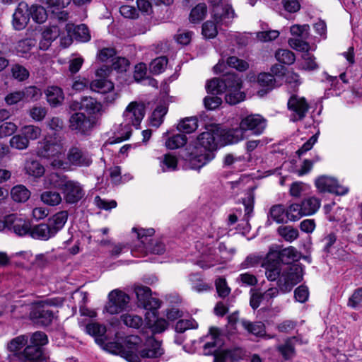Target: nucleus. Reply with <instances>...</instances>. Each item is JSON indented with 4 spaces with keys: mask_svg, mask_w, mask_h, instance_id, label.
I'll use <instances>...</instances> for the list:
<instances>
[{
    "mask_svg": "<svg viewBox=\"0 0 362 362\" xmlns=\"http://www.w3.org/2000/svg\"><path fill=\"white\" fill-rule=\"evenodd\" d=\"M303 212L305 216L315 214L321 206V201L319 198L311 196L305 197L301 202Z\"/></svg>",
    "mask_w": 362,
    "mask_h": 362,
    "instance_id": "35",
    "label": "nucleus"
},
{
    "mask_svg": "<svg viewBox=\"0 0 362 362\" xmlns=\"http://www.w3.org/2000/svg\"><path fill=\"white\" fill-rule=\"evenodd\" d=\"M66 159L69 164L76 167H88L92 163L89 153L77 146L69 148Z\"/></svg>",
    "mask_w": 362,
    "mask_h": 362,
    "instance_id": "21",
    "label": "nucleus"
},
{
    "mask_svg": "<svg viewBox=\"0 0 362 362\" xmlns=\"http://www.w3.org/2000/svg\"><path fill=\"white\" fill-rule=\"evenodd\" d=\"M209 243L204 244L203 241H197L195 247L199 253L200 259L197 261V264L203 269H207L214 266L217 262L214 255V247L209 246Z\"/></svg>",
    "mask_w": 362,
    "mask_h": 362,
    "instance_id": "17",
    "label": "nucleus"
},
{
    "mask_svg": "<svg viewBox=\"0 0 362 362\" xmlns=\"http://www.w3.org/2000/svg\"><path fill=\"white\" fill-rule=\"evenodd\" d=\"M137 354L139 358L141 357L143 358L156 359L164 354V350L161 347V341L150 337L146 339L144 348H141V344H139Z\"/></svg>",
    "mask_w": 362,
    "mask_h": 362,
    "instance_id": "15",
    "label": "nucleus"
},
{
    "mask_svg": "<svg viewBox=\"0 0 362 362\" xmlns=\"http://www.w3.org/2000/svg\"><path fill=\"white\" fill-rule=\"evenodd\" d=\"M64 152V148L62 140L56 136H46L39 141L36 153L39 157L44 158H54L51 163L54 168H61L64 163L59 159Z\"/></svg>",
    "mask_w": 362,
    "mask_h": 362,
    "instance_id": "4",
    "label": "nucleus"
},
{
    "mask_svg": "<svg viewBox=\"0 0 362 362\" xmlns=\"http://www.w3.org/2000/svg\"><path fill=\"white\" fill-rule=\"evenodd\" d=\"M275 57L281 64L291 65L294 63L296 56L293 52L288 49H280L275 53Z\"/></svg>",
    "mask_w": 362,
    "mask_h": 362,
    "instance_id": "51",
    "label": "nucleus"
},
{
    "mask_svg": "<svg viewBox=\"0 0 362 362\" xmlns=\"http://www.w3.org/2000/svg\"><path fill=\"white\" fill-rule=\"evenodd\" d=\"M167 64L168 59L165 57L156 58L150 64V71L153 74H159L165 71Z\"/></svg>",
    "mask_w": 362,
    "mask_h": 362,
    "instance_id": "55",
    "label": "nucleus"
},
{
    "mask_svg": "<svg viewBox=\"0 0 362 362\" xmlns=\"http://www.w3.org/2000/svg\"><path fill=\"white\" fill-rule=\"evenodd\" d=\"M129 297L124 292L115 289L108 295V302L105 305V310L111 314H117L123 311L129 303Z\"/></svg>",
    "mask_w": 362,
    "mask_h": 362,
    "instance_id": "12",
    "label": "nucleus"
},
{
    "mask_svg": "<svg viewBox=\"0 0 362 362\" xmlns=\"http://www.w3.org/2000/svg\"><path fill=\"white\" fill-rule=\"evenodd\" d=\"M240 124L245 132L250 131L252 134L258 136L264 132L267 122L261 115L252 114L243 117Z\"/></svg>",
    "mask_w": 362,
    "mask_h": 362,
    "instance_id": "13",
    "label": "nucleus"
},
{
    "mask_svg": "<svg viewBox=\"0 0 362 362\" xmlns=\"http://www.w3.org/2000/svg\"><path fill=\"white\" fill-rule=\"evenodd\" d=\"M41 200L49 206H57L62 202V197L59 192L46 191L41 194Z\"/></svg>",
    "mask_w": 362,
    "mask_h": 362,
    "instance_id": "54",
    "label": "nucleus"
},
{
    "mask_svg": "<svg viewBox=\"0 0 362 362\" xmlns=\"http://www.w3.org/2000/svg\"><path fill=\"white\" fill-rule=\"evenodd\" d=\"M121 320L127 327L138 329L143 324L141 317L132 313H127L121 315Z\"/></svg>",
    "mask_w": 362,
    "mask_h": 362,
    "instance_id": "49",
    "label": "nucleus"
},
{
    "mask_svg": "<svg viewBox=\"0 0 362 362\" xmlns=\"http://www.w3.org/2000/svg\"><path fill=\"white\" fill-rule=\"evenodd\" d=\"M30 17L37 23H43L47 18L45 8L40 5H32L30 7Z\"/></svg>",
    "mask_w": 362,
    "mask_h": 362,
    "instance_id": "52",
    "label": "nucleus"
},
{
    "mask_svg": "<svg viewBox=\"0 0 362 362\" xmlns=\"http://www.w3.org/2000/svg\"><path fill=\"white\" fill-rule=\"evenodd\" d=\"M69 129L76 134L87 136L90 134L96 124L94 117L86 116L82 112H76L69 118Z\"/></svg>",
    "mask_w": 362,
    "mask_h": 362,
    "instance_id": "6",
    "label": "nucleus"
},
{
    "mask_svg": "<svg viewBox=\"0 0 362 362\" xmlns=\"http://www.w3.org/2000/svg\"><path fill=\"white\" fill-rule=\"evenodd\" d=\"M207 13V6L204 3L197 4L193 8L189 14V21L193 23H199L202 21Z\"/></svg>",
    "mask_w": 362,
    "mask_h": 362,
    "instance_id": "46",
    "label": "nucleus"
},
{
    "mask_svg": "<svg viewBox=\"0 0 362 362\" xmlns=\"http://www.w3.org/2000/svg\"><path fill=\"white\" fill-rule=\"evenodd\" d=\"M25 170L27 174L35 177H41L45 173L44 166L37 160L26 162Z\"/></svg>",
    "mask_w": 362,
    "mask_h": 362,
    "instance_id": "47",
    "label": "nucleus"
},
{
    "mask_svg": "<svg viewBox=\"0 0 362 362\" xmlns=\"http://www.w3.org/2000/svg\"><path fill=\"white\" fill-rule=\"evenodd\" d=\"M30 8L25 2L18 4L13 15V25L17 30H23L28 23L30 18Z\"/></svg>",
    "mask_w": 362,
    "mask_h": 362,
    "instance_id": "23",
    "label": "nucleus"
},
{
    "mask_svg": "<svg viewBox=\"0 0 362 362\" xmlns=\"http://www.w3.org/2000/svg\"><path fill=\"white\" fill-rule=\"evenodd\" d=\"M262 267L265 269V275L268 280L274 281L279 277L281 264L278 261L269 259L268 253L262 262Z\"/></svg>",
    "mask_w": 362,
    "mask_h": 362,
    "instance_id": "30",
    "label": "nucleus"
},
{
    "mask_svg": "<svg viewBox=\"0 0 362 362\" xmlns=\"http://www.w3.org/2000/svg\"><path fill=\"white\" fill-rule=\"evenodd\" d=\"M198 323L192 318L180 320L175 325V331L182 333L189 329H196Z\"/></svg>",
    "mask_w": 362,
    "mask_h": 362,
    "instance_id": "60",
    "label": "nucleus"
},
{
    "mask_svg": "<svg viewBox=\"0 0 362 362\" xmlns=\"http://www.w3.org/2000/svg\"><path fill=\"white\" fill-rule=\"evenodd\" d=\"M90 88L93 91L103 95V102L107 104L113 103L119 98L114 83L110 80L95 78L90 83Z\"/></svg>",
    "mask_w": 362,
    "mask_h": 362,
    "instance_id": "9",
    "label": "nucleus"
},
{
    "mask_svg": "<svg viewBox=\"0 0 362 362\" xmlns=\"http://www.w3.org/2000/svg\"><path fill=\"white\" fill-rule=\"evenodd\" d=\"M241 324L245 329L255 336L261 337L265 334L264 325L261 322H251L246 320H242Z\"/></svg>",
    "mask_w": 362,
    "mask_h": 362,
    "instance_id": "41",
    "label": "nucleus"
},
{
    "mask_svg": "<svg viewBox=\"0 0 362 362\" xmlns=\"http://www.w3.org/2000/svg\"><path fill=\"white\" fill-rule=\"evenodd\" d=\"M179 132L190 134L198 128V120L195 117H187L182 119L177 124Z\"/></svg>",
    "mask_w": 362,
    "mask_h": 362,
    "instance_id": "40",
    "label": "nucleus"
},
{
    "mask_svg": "<svg viewBox=\"0 0 362 362\" xmlns=\"http://www.w3.org/2000/svg\"><path fill=\"white\" fill-rule=\"evenodd\" d=\"M11 74L13 77L19 81L26 80L30 75L28 69L20 64H15L12 66Z\"/></svg>",
    "mask_w": 362,
    "mask_h": 362,
    "instance_id": "63",
    "label": "nucleus"
},
{
    "mask_svg": "<svg viewBox=\"0 0 362 362\" xmlns=\"http://www.w3.org/2000/svg\"><path fill=\"white\" fill-rule=\"evenodd\" d=\"M315 186L321 192H330L337 195H344L349 192V189L338 183L334 177L322 175L315 180Z\"/></svg>",
    "mask_w": 362,
    "mask_h": 362,
    "instance_id": "16",
    "label": "nucleus"
},
{
    "mask_svg": "<svg viewBox=\"0 0 362 362\" xmlns=\"http://www.w3.org/2000/svg\"><path fill=\"white\" fill-rule=\"evenodd\" d=\"M229 74L224 76L223 78H214L209 81L206 85L208 93L211 94H221L226 90L228 83Z\"/></svg>",
    "mask_w": 362,
    "mask_h": 362,
    "instance_id": "29",
    "label": "nucleus"
},
{
    "mask_svg": "<svg viewBox=\"0 0 362 362\" xmlns=\"http://www.w3.org/2000/svg\"><path fill=\"white\" fill-rule=\"evenodd\" d=\"M187 138L185 134H177L168 137L165 142V146L168 149L179 148L187 144Z\"/></svg>",
    "mask_w": 362,
    "mask_h": 362,
    "instance_id": "45",
    "label": "nucleus"
},
{
    "mask_svg": "<svg viewBox=\"0 0 362 362\" xmlns=\"http://www.w3.org/2000/svg\"><path fill=\"white\" fill-rule=\"evenodd\" d=\"M134 292L139 303V306H142L143 304L151 296V291L147 286H136L134 287Z\"/></svg>",
    "mask_w": 362,
    "mask_h": 362,
    "instance_id": "58",
    "label": "nucleus"
},
{
    "mask_svg": "<svg viewBox=\"0 0 362 362\" xmlns=\"http://www.w3.org/2000/svg\"><path fill=\"white\" fill-rule=\"evenodd\" d=\"M30 236L33 238L40 240H47L54 237L47 222L40 223L32 227Z\"/></svg>",
    "mask_w": 362,
    "mask_h": 362,
    "instance_id": "33",
    "label": "nucleus"
},
{
    "mask_svg": "<svg viewBox=\"0 0 362 362\" xmlns=\"http://www.w3.org/2000/svg\"><path fill=\"white\" fill-rule=\"evenodd\" d=\"M160 168L162 172H170L177 170V158L175 156L170 153L165 154L159 158Z\"/></svg>",
    "mask_w": 362,
    "mask_h": 362,
    "instance_id": "39",
    "label": "nucleus"
},
{
    "mask_svg": "<svg viewBox=\"0 0 362 362\" xmlns=\"http://www.w3.org/2000/svg\"><path fill=\"white\" fill-rule=\"evenodd\" d=\"M145 105L136 101L131 102L125 108L122 117L123 122L117 132V136L113 143H119L128 139L132 134V127L139 128L145 115Z\"/></svg>",
    "mask_w": 362,
    "mask_h": 362,
    "instance_id": "2",
    "label": "nucleus"
},
{
    "mask_svg": "<svg viewBox=\"0 0 362 362\" xmlns=\"http://www.w3.org/2000/svg\"><path fill=\"white\" fill-rule=\"evenodd\" d=\"M168 112L165 105L158 106L152 113L151 124L152 126L158 127L163 122V117Z\"/></svg>",
    "mask_w": 362,
    "mask_h": 362,
    "instance_id": "53",
    "label": "nucleus"
},
{
    "mask_svg": "<svg viewBox=\"0 0 362 362\" xmlns=\"http://www.w3.org/2000/svg\"><path fill=\"white\" fill-rule=\"evenodd\" d=\"M307 38L293 37L288 40L289 46L297 51L308 52L310 45L305 41Z\"/></svg>",
    "mask_w": 362,
    "mask_h": 362,
    "instance_id": "57",
    "label": "nucleus"
},
{
    "mask_svg": "<svg viewBox=\"0 0 362 362\" xmlns=\"http://www.w3.org/2000/svg\"><path fill=\"white\" fill-rule=\"evenodd\" d=\"M243 350L238 347L218 350L214 354V362H234L242 358Z\"/></svg>",
    "mask_w": 362,
    "mask_h": 362,
    "instance_id": "25",
    "label": "nucleus"
},
{
    "mask_svg": "<svg viewBox=\"0 0 362 362\" xmlns=\"http://www.w3.org/2000/svg\"><path fill=\"white\" fill-rule=\"evenodd\" d=\"M72 31L75 38L80 42H88L90 39L88 29L84 24L74 26Z\"/></svg>",
    "mask_w": 362,
    "mask_h": 362,
    "instance_id": "56",
    "label": "nucleus"
},
{
    "mask_svg": "<svg viewBox=\"0 0 362 362\" xmlns=\"http://www.w3.org/2000/svg\"><path fill=\"white\" fill-rule=\"evenodd\" d=\"M11 194L15 202H25L29 199L30 192L24 185H19L12 188Z\"/></svg>",
    "mask_w": 362,
    "mask_h": 362,
    "instance_id": "43",
    "label": "nucleus"
},
{
    "mask_svg": "<svg viewBox=\"0 0 362 362\" xmlns=\"http://www.w3.org/2000/svg\"><path fill=\"white\" fill-rule=\"evenodd\" d=\"M45 93L47 101L51 107H58L62 105L64 100V93L60 87L55 86H49L45 90Z\"/></svg>",
    "mask_w": 362,
    "mask_h": 362,
    "instance_id": "28",
    "label": "nucleus"
},
{
    "mask_svg": "<svg viewBox=\"0 0 362 362\" xmlns=\"http://www.w3.org/2000/svg\"><path fill=\"white\" fill-rule=\"evenodd\" d=\"M228 80L230 84L226 90H225L226 92L225 100L227 103L234 105L243 101L245 94L240 90L242 88V80L238 76L234 74H229Z\"/></svg>",
    "mask_w": 362,
    "mask_h": 362,
    "instance_id": "11",
    "label": "nucleus"
},
{
    "mask_svg": "<svg viewBox=\"0 0 362 362\" xmlns=\"http://www.w3.org/2000/svg\"><path fill=\"white\" fill-rule=\"evenodd\" d=\"M141 339L136 335H130L126 337L124 344L117 341L106 342L104 339L103 344H99L104 350L116 355H119L129 362H140L138 358V346Z\"/></svg>",
    "mask_w": 362,
    "mask_h": 362,
    "instance_id": "3",
    "label": "nucleus"
},
{
    "mask_svg": "<svg viewBox=\"0 0 362 362\" xmlns=\"http://www.w3.org/2000/svg\"><path fill=\"white\" fill-rule=\"evenodd\" d=\"M30 342L32 345L27 346L23 352L14 356L22 362H47L40 347L47 344V335L42 332H36L32 334Z\"/></svg>",
    "mask_w": 362,
    "mask_h": 362,
    "instance_id": "5",
    "label": "nucleus"
},
{
    "mask_svg": "<svg viewBox=\"0 0 362 362\" xmlns=\"http://www.w3.org/2000/svg\"><path fill=\"white\" fill-rule=\"evenodd\" d=\"M303 279L302 268L293 265L286 272H284L278 281V286L282 293L290 292L293 286Z\"/></svg>",
    "mask_w": 362,
    "mask_h": 362,
    "instance_id": "8",
    "label": "nucleus"
},
{
    "mask_svg": "<svg viewBox=\"0 0 362 362\" xmlns=\"http://www.w3.org/2000/svg\"><path fill=\"white\" fill-rule=\"evenodd\" d=\"M21 133L26 138L27 141L30 142V141L37 140L40 138L42 134V129L37 126L29 124L23 126L21 129Z\"/></svg>",
    "mask_w": 362,
    "mask_h": 362,
    "instance_id": "44",
    "label": "nucleus"
},
{
    "mask_svg": "<svg viewBox=\"0 0 362 362\" xmlns=\"http://www.w3.org/2000/svg\"><path fill=\"white\" fill-rule=\"evenodd\" d=\"M67 211H62L55 214L47 220V223L54 236L63 228L67 221Z\"/></svg>",
    "mask_w": 362,
    "mask_h": 362,
    "instance_id": "31",
    "label": "nucleus"
},
{
    "mask_svg": "<svg viewBox=\"0 0 362 362\" xmlns=\"http://www.w3.org/2000/svg\"><path fill=\"white\" fill-rule=\"evenodd\" d=\"M73 111L84 110L88 114H95L101 109V104L91 97H83L80 101H74L70 105Z\"/></svg>",
    "mask_w": 362,
    "mask_h": 362,
    "instance_id": "24",
    "label": "nucleus"
},
{
    "mask_svg": "<svg viewBox=\"0 0 362 362\" xmlns=\"http://www.w3.org/2000/svg\"><path fill=\"white\" fill-rule=\"evenodd\" d=\"M300 257V254L298 250L290 246L280 251L270 250L268 252V259L276 260L281 263L289 264L293 262L298 261Z\"/></svg>",
    "mask_w": 362,
    "mask_h": 362,
    "instance_id": "19",
    "label": "nucleus"
},
{
    "mask_svg": "<svg viewBox=\"0 0 362 362\" xmlns=\"http://www.w3.org/2000/svg\"><path fill=\"white\" fill-rule=\"evenodd\" d=\"M310 26L308 24H295L290 28V32L293 36L299 38H308L309 35Z\"/></svg>",
    "mask_w": 362,
    "mask_h": 362,
    "instance_id": "62",
    "label": "nucleus"
},
{
    "mask_svg": "<svg viewBox=\"0 0 362 362\" xmlns=\"http://www.w3.org/2000/svg\"><path fill=\"white\" fill-rule=\"evenodd\" d=\"M146 325L153 334H159L164 332L168 326V322L163 318L158 317L155 312H146L145 314Z\"/></svg>",
    "mask_w": 362,
    "mask_h": 362,
    "instance_id": "26",
    "label": "nucleus"
},
{
    "mask_svg": "<svg viewBox=\"0 0 362 362\" xmlns=\"http://www.w3.org/2000/svg\"><path fill=\"white\" fill-rule=\"evenodd\" d=\"M347 305L354 309L362 308V288L355 290L349 298Z\"/></svg>",
    "mask_w": 362,
    "mask_h": 362,
    "instance_id": "64",
    "label": "nucleus"
},
{
    "mask_svg": "<svg viewBox=\"0 0 362 362\" xmlns=\"http://www.w3.org/2000/svg\"><path fill=\"white\" fill-rule=\"evenodd\" d=\"M288 108L292 112L291 120L296 122L302 120L305 117L309 105L304 98L293 95L288 101Z\"/></svg>",
    "mask_w": 362,
    "mask_h": 362,
    "instance_id": "18",
    "label": "nucleus"
},
{
    "mask_svg": "<svg viewBox=\"0 0 362 362\" xmlns=\"http://www.w3.org/2000/svg\"><path fill=\"white\" fill-rule=\"evenodd\" d=\"M221 129L218 124H210L193 144L187 147L189 160L192 169L199 170L214 158V151L221 146Z\"/></svg>",
    "mask_w": 362,
    "mask_h": 362,
    "instance_id": "1",
    "label": "nucleus"
},
{
    "mask_svg": "<svg viewBox=\"0 0 362 362\" xmlns=\"http://www.w3.org/2000/svg\"><path fill=\"white\" fill-rule=\"evenodd\" d=\"M212 6V16L216 24L228 26L232 23L235 13L230 4H222V0H208Z\"/></svg>",
    "mask_w": 362,
    "mask_h": 362,
    "instance_id": "7",
    "label": "nucleus"
},
{
    "mask_svg": "<svg viewBox=\"0 0 362 362\" xmlns=\"http://www.w3.org/2000/svg\"><path fill=\"white\" fill-rule=\"evenodd\" d=\"M287 220L290 221H297L302 217L306 216L304 214L301 203H292L288 206L286 211Z\"/></svg>",
    "mask_w": 362,
    "mask_h": 362,
    "instance_id": "38",
    "label": "nucleus"
},
{
    "mask_svg": "<svg viewBox=\"0 0 362 362\" xmlns=\"http://www.w3.org/2000/svg\"><path fill=\"white\" fill-rule=\"evenodd\" d=\"M245 138V132L241 128L240 124L239 127L234 129L228 130L221 129V146L226 144H236Z\"/></svg>",
    "mask_w": 362,
    "mask_h": 362,
    "instance_id": "27",
    "label": "nucleus"
},
{
    "mask_svg": "<svg viewBox=\"0 0 362 362\" xmlns=\"http://www.w3.org/2000/svg\"><path fill=\"white\" fill-rule=\"evenodd\" d=\"M132 230L136 233L138 239L147 251L157 255H161L165 252V247L163 243L159 241H156L154 243H152L151 237L155 233L153 228L136 229L134 228Z\"/></svg>",
    "mask_w": 362,
    "mask_h": 362,
    "instance_id": "10",
    "label": "nucleus"
},
{
    "mask_svg": "<svg viewBox=\"0 0 362 362\" xmlns=\"http://www.w3.org/2000/svg\"><path fill=\"white\" fill-rule=\"evenodd\" d=\"M48 305V303L43 302L31 312L30 317L35 323L42 326H47L52 322L54 313L47 308Z\"/></svg>",
    "mask_w": 362,
    "mask_h": 362,
    "instance_id": "22",
    "label": "nucleus"
},
{
    "mask_svg": "<svg viewBox=\"0 0 362 362\" xmlns=\"http://www.w3.org/2000/svg\"><path fill=\"white\" fill-rule=\"evenodd\" d=\"M9 144L13 148L25 150L29 146L30 142L21 134L13 136L9 141Z\"/></svg>",
    "mask_w": 362,
    "mask_h": 362,
    "instance_id": "59",
    "label": "nucleus"
},
{
    "mask_svg": "<svg viewBox=\"0 0 362 362\" xmlns=\"http://www.w3.org/2000/svg\"><path fill=\"white\" fill-rule=\"evenodd\" d=\"M28 342V337L25 335H20L13 339L8 344V349L13 353L20 351Z\"/></svg>",
    "mask_w": 362,
    "mask_h": 362,
    "instance_id": "61",
    "label": "nucleus"
},
{
    "mask_svg": "<svg viewBox=\"0 0 362 362\" xmlns=\"http://www.w3.org/2000/svg\"><path fill=\"white\" fill-rule=\"evenodd\" d=\"M192 290L201 293L209 289V286L203 281L199 274H191L188 276Z\"/></svg>",
    "mask_w": 362,
    "mask_h": 362,
    "instance_id": "48",
    "label": "nucleus"
},
{
    "mask_svg": "<svg viewBox=\"0 0 362 362\" xmlns=\"http://www.w3.org/2000/svg\"><path fill=\"white\" fill-rule=\"evenodd\" d=\"M286 209L281 204L274 205L271 207L269 213V218L277 223L286 222Z\"/></svg>",
    "mask_w": 362,
    "mask_h": 362,
    "instance_id": "42",
    "label": "nucleus"
},
{
    "mask_svg": "<svg viewBox=\"0 0 362 362\" xmlns=\"http://www.w3.org/2000/svg\"><path fill=\"white\" fill-rule=\"evenodd\" d=\"M66 181L64 175L57 173H51L45 176L44 185L47 188H60L62 189L63 185Z\"/></svg>",
    "mask_w": 362,
    "mask_h": 362,
    "instance_id": "37",
    "label": "nucleus"
},
{
    "mask_svg": "<svg viewBox=\"0 0 362 362\" xmlns=\"http://www.w3.org/2000/svg\"><path fill=\"white\" fill-rule=\"evenodd\" d=\"M37 41L34 38H25L19 40L16 46V54L21 57H27V54L36 45Z\"/></svg>",
    "mask_w": 362,
    "mask_h": 362,
    "instance_id": "36",
    "label": "nucleus"
},
{
    "mask_svg": "<svg viewBox=\"0 0 362 362\" xmlns=\"http://www.w3.org/2000/svg\"><path fill=\"white\" fill-rule=\"evenodd\" d=\"M64 199L68 204L78 203L85 195L83 185L76 180H67L62 189Z\"/></svg>",
    "mask_w": 362,
    "mask_h": 362,
    "instance_id": "14",
    "label": "nucleus"
},
{
    "mask_svg": "<svg viewBox=\"0 0 362 362\" xmlns=\"http://www.w3.org/2000/svg\"><path fill=\"white\" fill-rule=\"evenodd\" d=\"M278 233L287 242H293L299 236L298 230L290 226H281L278 228Z\"/></svg>",
    "mask_w": 362,
    "mask_h": 362,
    "instance_id": "50",
    "label": "nucleus"
},
{
    "mask_svg": "<svg viewBox=\"0 0 362 362\" xmlns=\"http://www.w3.org/2000/svg\"><path fill=\"white\" fill-rule=\"evenodd\" d=\"M6 223H8V230H12L17 235H30L32 226L28 220L16 214H10L7 216Z\"/></svg>",
    "mask_w": 362,
    "mask_h": 362,
    "instance_id": "20",
    "label": "nucleus"
},
{
    "mask_svg": "<svg viewBox=\"0 0 362 362\" xmlns=\"http://www.w3.org/2000/svg\"><path fill=\"white\" fill-rule=\"evenodd\" d=\"M86 332L95 337V342L99 344H104V339L106 338L105 334L106 332L105 326L93 322L86 325Z\"/></svg>",
    "mask_w": 362,
    "mask_h": 362,
    "instance_id": "34",
    "label": "nucleus"
},
{
    "mask_svg": "<svg viewBox=\"0 0 362 362\" xmlns=\"http://www.w3.org/2000/svg\"><path fill=\"white\" fill-rule=\"evenodd\" d=\"M209 334L211 336V341L204 345V350L205 354L214 355L218 351L217 348L221 345V341L219 338L221 332L217 327H212L209 329Z\"/></svg>",
    "mask_w": 362,
    "mask_h": 362,
    "instance_id": "32",
    "label": "nucleus"
}]
</instances>
